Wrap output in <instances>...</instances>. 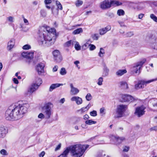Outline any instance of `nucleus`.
<instances>
[{
  "instance_id": "1",
  "label": "nucleus",
  "mask_w": 157,
  "mask_h": 157,
  "mask_svg": "<svg viewBox=\"0 0 157 157\" xmlns=\"http://www.w3.org/2000/svg\"><path fill=\"white\" fill-rule=\"evenodd\" d=\"M41 30L38 39L40 45L49 47L53 44L55 40L52 39V37L56 34L55 29L44 25L41 28Z\"/></svg>"
},
{
  "instance_id": "2",
  "label": "nucleus",
  "mask_w": 157,
  "mask_h": 157,
  "mask_svg": "<svg viewBox=\"0 0 157 157\" xmlns=\"http://www.w3.org/2000/svg\"><path fill=\"white\" fill-rule=\"evenodd\" d=\"M13 113L14 120H17L22 117L23 115L26 113L29 105L28 103L20 104L17 106L12 105L10 106Z\"/></svg>"
},
{
  "instance_id": "3",
  "label": "nucleus",
  "mask_w": 157,
  "mask_h": 157,
  "mask_svg": "<svg viewBox=\"0 0 157 157\" xmlns=\"http://www.w3.org/2000/svg\"><path fill=\"white\" fill-rule=\"evenodd\" d=\"M121 4V2L116 0H105L100 3V7L102 9L105 10L109 8L112 6H118Z\"/></svg>"
},
{
  "instance_id": "4",
  "label": "nucleus",
  "mask_w": 157,
  "mask_h": 157,
  "mask_svg": "<svg viewBox=\"0 0 157 157\" xmlns=\"http://www.w3.org/2000/svg\"><path fill=\"white\" fill-rule=\"evenodd\" d=\"M52 104L50 102L45 104L42 108V110L47 119H49L52 113Z\"/></svg>"
},
{
  "instance_id": "5",
  "label": "nucleus",
  "mask_w": 157,
  "mask_h": 157,
  "mask_svg": "<svg viewBox=\"0 0 157 157\" xmlns=\"http://www.w3.org/2000/svg\"><path fill=\"white\" fill-rule=\"evenodd\" d=\"M147 37L149 39L150 45L152 48L157 50V33L149 34Z\"/></svg>"
},
{
  "instance_id": "6",
  "label": "nucleus",
  "mask_w": 157,
  "mask_h": 157,
  "mask_svg": "<svg viewBox=\"0 0 157 157\" xmlns=\"http://www.w3.org/2000/svg\"><path fill=\"white\" fill-rule=\"evenodd\" d=\"M146 61V59H144L141 61L135 63L133 66L131 68V71L132 73L139 74L141 68Z\"/></svg>"
},
{
  "instance_id": "7",
  "label": "nucleus",
  "mask_w": 157,
  "mask_h": 157,
  "mask_svg": "<svg viewBox=\"0 0 157 157\" xmlns=\"http://www.w3.org/2000/svg\"><path fill=\"white\" fill-rule=\"evenodd\" d=\"M157 80V78L155 79H152L147 81L145 80H141L139 81L138 83L135 85V88L136 90L140 89H143L147 84H149L152 82Z\"/></svg>"
},
{
  "instance_id": "8",
  "label": "nucleus",
  "mask_w": 157,
  "mask_h": 157,
  "mask_svg": "<svg viewBox=\"0 0 157 157\" xmlns=\"http://www.w3.org/2000/svg\"><path fill=\"white\" fill-rule=\"evenodd\" d=\"M127 108V106L126 105H118L116 110L117 115L115 116V117L118 118L122 117L123 114Z\"/></svg>"
},
{
  "instance_id": "9",
  "label": "nucleus",
  "mask_w": 157,
  "mask_h": 157,
  "mask_svg": "<svg viewBox=\"0 0 157 157\" xmlns=\"http://www.w3.org/2000/svg\"><path fill=\"white\" fill-rule=\"evenodd\" d=\"M145 107L143 105L138 107L136 109L135 114L138 117H140L144 115L145 112Z\"/></svg>"
},
{
  "instance_id": "10",
  "label": "nucleus",
  "mask_w": 157,
  "mask_h": 157,
  "mask_svg": "<svg viewBox=\"0 0 157 157\" xmlns=\"http://www.w3.org/2000/svg\"><path fill=\"white\" fill-rule=\"evenodd\" d=\"M33 52H23L21 53V56L24 58L28 60L27 61L29 63H30V60L32 59L33 57Z\"/></svg>"
},
{
  "instance_id": "11",
  "label": "nucleus",
  "mask_w": 157,
  "mask_h": 157,
  "mask_svg": "<svg viewBox=\"0 0 157 157\" xmlns=\"http://www.w3.org/2000/svg\"><path fill=\"white\" fill-rule=\"evenodd\" d=\"M52 54L54 60L56 62L60 63L62 61L63 58L59 50H54L52 52Z\"/></svg>"
},
{
  "instance_id": "12",
  "label": "nucleus",
  "mask_w": 157,
  "mask_h": 157,
  "mask_svg": "<svg viewBox=\"0 0 157 157\" xmlns=\"http://www.w3.org/2000/svg\"><path fill=\"white\" fill-rule=\"evenodd\" d=\"M10 106L7 109L6 112L5 114V117L6 119L9 121H14V118L13 115V113H12V111L11 109Z\"/></svg>"
},
{
  "instance_id": "13",
  "label": "nucleus",
  "mask_w": 157,
  "mask_h": 157,
  "mask_svg": "<svg viewBox=\"0 0 157 157\" xmlns=\"http://www.w3.org/2000/svg\"><path fill=\"white\" fill-rule=\"evenodd\" d=\"M125 139V138L123 137H119L112 136L111 137V140H113L115 142L114 144L117 145L120 144Z\"/></svg>"
},
{
  "instance_id": "14",
  "label": "nucleus",
  "mask_w": 157,
  "mask_h": 157,
  "mask_svg": "<svg viewBox=\"0 0 157 157\" xmlns=\"http://www.w3.org/2000/svg\"><path fill=\"white\" fill-rule=\"evenodd\" d=\"M111 29V26L110 25H108L105 27L99 29V33L100 35H104L107 32L110 31Z\"/></svg>"
},
{
  "instance_id": "15",
  "label": "nucleus",
  "mask_w": 157,
  "mask_h": 157,
  "mask_svg": "<svg viewBox=\"0 0 157 157\" xmlns=\"http://www.w3.org/2000/svg\"><path fill=\"white\" fill-rule=\"evenodd\" d=\"M44 64L42 63L38 64L36 68V70L38 74L42 75L44 73Z\"/></svg>"
},
{
  "instance_id": "16",
  "label": "nucleus",
  "mask_w": 157,
  "mask_h": 157,
  "mask_svg": "<svg viewBox=\"0 0 157 157\" xmlns=\"http://www.w3.org/2000/svg\"><path fill=\"white\" fill-rule=\"evenodd\" d=\"M123 101L124 102H132L134 100V98L129 95L124 94L122 96Z\"/></svg>"
},
{
  "instance_id": "17",
  "label": "nucleus",
  "mask_w": 157,
  "mask_h": 157,
  "mask_svg": "<svg viewBox=\"0 0 157 157\" xmlns=\"http://www.w3.org/2000/svg\"><path fill=\"white\" fill-rule=\"evenodd\" d=\"M109 70L105 63L103 64L102 76L105 77L107 76L109 74Z\"/></svg>"
},
{
  "instance_id": "18",
  "label": "nucleus",
  "mask_w": 157,
  "mask_h": 157,
  "mask_svg": "<svg viewBox=\"0 0 157 157\" xmlns=\"http://www.w3.org/2000/svg\"><path fill=\"white\" fill-rule=\"evenodd\" d=\"M71 101H75L78 105L82 104V98L78 96H74L72 97L71 99Z\"/></svg>"
},
{
  "instance_id": "19",
  "label": "nucleus",
  "mask_w": 157,
  "mask_h": 157,
  "mask_svg": "<svg viewBox=\"0 0 157 157\" xmlns=\"http://www.w3.org/2000/svg\"><path fill=\"white\" fill-rule=\"evenodd\" d=\"M39 86L36 84H33L30 88L28 89V92L31 94L36 90Z\"/></svg>"
},
{
  "instance_id": "20",
  "label": "nucleus",
  "mask_w": 157,
  "mask_h": 157,
  "mask_svg": "<svg viewBox=\"0 0 157 157\" xmlns=\"http://www.w3.org/2000/svg\"><path fill=\"white\" fill-rule=\"evenodd\" d=\"M70 86L71 88V92L72 95H76L79 92V90L74 87L72 83L70 84Z\"/></svg>"
},
{
  "instance_id": "21",
  "label": "nucleus",
  "mask_w": 157,
  "mask_h": 157,
  "mask_svg": "<svg viewBox=\"0 0 157 157\" xmlns=\"http://www.w3.org/2000/svg\"><path fill=\"white\" fill-rule=\"evenodd\" d=\"M7 133V130L4 127H0V137H4L6 134Z\"/></svg>"
},
{
  "instance_id": "22",
  "label": "nucleus",
  "mask_w": 157,
  "mask_h": 157,
  "mask_svg": "<svg viewBox=\"0 0 157 157\" xmlns=\"http://www.w3.org/2000/svg\"><path fill=\"white\" fill-rule=\"evenodd\" d=\"M15 43V40L14 39H11L8 43L7 47L9 50H11L14 47Z\"/></svg>"
},
{
  "instance_id": "23",
  "label": "nucleus",
  "mask_w": 157,
  "mask_h": 157,
  "mask_svg": "<svg viewBox=\"0 0 157 157\" xmlns=\"http://www.w3.org/2000/svg\"><path fill=\"white\" fill-rule=\"evenodd\" d=\"M120 86L124 89H128V84L125 81H121L119 83Z\"/></svg>"
},
{
  "instance_id": "24",
  "label": "nucleus",
  "mask_w": 157,
  "mask_h": 157,
  "mask_svg": "<svg viewBox=\"0 0 157 157\" xmlns=\"http://www.w3.org/2000/svg\"><path fill=\"white\" fill-rule=\"evenodd\" d=\"M63 84H59V83H56V84H52L50 86L49 88V91L50 92H52L53 90L55 89V88L59 87L61 86H63Z\"/></svg>"
},
{
  "instance_id": "25",
  "label": "nucleus",
  "mask_w": 157,
  "mask_h": 157,
  "mask_svg": "<svg viewBox=\"0 0 157 157\" xmlns=\"http://www.w3.org/2000/svg\"><path fill=\"white\" fill-rule=\"evenodd\" d=\"M126 69H120L118 70L116 73V74L118 76H120L122 75L127 73Z\"/></svg>"
},
{
  "instance_id": "26",
  "label": "nucleus",
  "mask_w": 157,
  "mask_h": 157,
  "mask_svg": "<svg viewBox=\"0 0 157 157\" xmlns=\"http://www.w3.org/2000/svg\"><path fill=\"white\" fill-rule=\"evenodd\" d=\"M151 102L153 107L156 109H157V99H153L151 100Z\"/></svg>"
},
{
  "instance_id": "27",
  "label": "nucleus",
  "mask_w": 157,
  "mask_h": 157,
  "mask_svg": "<svg viewBox=\"0 0 157 157\" xmlns=\"http://www.w3.org/2000/svg\"><path fill=\"white\" fill-rule=\"evenodd\" d=\"M75 43V42H74V41L70 40L66 42L64 44V46L66 47H69L71 45V44L73 45Z\"/></svg>"
},
{
  "instance_id": "28",
  "label": "nucleus",
  "mask_w": 157,
  "mask_h": 157,
  "mask_svg": "<svg viewBox=\"0 0 157 157\" xmlns=\"http://www.w3.org/2000/svg\"><path fill=\"white\" fill-rule=\"evenodd\" d=\"M83 30L82 28H79L74 30L73 32V34L74 35L80 33L82 32Z\"/></svg>"
},
{
  "instance_id": "29",
  "label": "nucleus",
  "mask_w": 157,
  "mask_h": 157,
  "mask_svg": "<svg viewBox=\"0 0 157 157\" xmlns=\"http://www.w3.org/2000/svg\"><path fill=\"white\" fill-rule=\"evenodd\" d=\"M96 123V121H93L92 120H87L85 122V123L86 124L89 125H91L93 124H94Z\"/></svg>"
},
{
  "instance_id": "30",
  "label": "nucleus",
  "mask_w": 157,
  "mask_h": 157,
  "mask_svg": "<svg viewBox=\"0 0 157 157\" xmlns=\"http://www.w3.org/2000/svg\"><path fill=\"white\" fill-rule=\"evenodd\" d=\"M42 83V79L40 78H36V83H34L36 84V85H38V86H39Z\"/></svg>"
},
{
  "instance_id": "31",
  "label": "nucleus",
  "mask_w": 157,
  "mask_h": 157,
  "mask_svg": "<svg viewBox=\"0 0 157 157\" xmlns=\"http://www.w3.org/2000/svg\"><path fill=\"white\" fill-rule=\"evenodd\" d=\"M75 42V49L77 50H79L81 49V47L78 43L76 41H74Z\"/></svg>"
},
{
  "instance_id": "32",
  "label": "nucleus",
  "mask_w": 157,
  "mask_h": 157,
  "mask_svg": "<svg viewBox=\"0 0 157 157\" xmlns=\"http://www.w3.org/2000/svg\"><path fill=\"white\" fill-rule=\"evenodd\" d=\"M104 54V50L102 48H100V52L98 54L99 56L101 57H102L103 56Z\"/></svg>"
},
{
  "instance_id": "33",
  "label": "nucleus",
  "mask_w": 157,
  "mask_h": 157,
  "mask_svg": "<svg viewBox=\"0 0 157 157\" xmlns=\"http://www.w3.org/2000/svg\"><path fill=\"white\" fill-rule=\"evenodd\" d=\"M150 17L154 21L157 22V17L153 14H151L150 15Z\"/></svg>"
},
{
  "instance_id": "34",
  "label": "nucleus",
  "mask_w": 157,
  "mask_h": 157,
  "mask_svg": "<svg viewBox=\"0 0 157 157\" xmlns=\"http://www.w3.org/2000/svg\"><path fill=\"white\" fill-rule=\"evenodd\" d=\"M117 14L119 16H123L124 14V12L122 10H119L117 11Z\"/></svg>"
},
{
  "instance_id": "35",
  "label": "nucleus",
  "mask_w": 157,
  "mask_h": 157,
  "mask_svg": "<svg viewBox=\"0 0 157 157\" xmlns=\"http://www.w3.org/2000/svg\"><path fill=\"white\" fill-rule=\"evenodd\" d=\"M56 4L58 8L60 9V10H62L63 9V7L62 5H61V4L60 2H59L58 1H56Z\"/></svg>"
},
{
  "instance_id": "36",
  "label": "nucleus",
  "mask_w": 157,
  "mask_h": 157,
  "mask_svg": "<svg viewBox=\"0 0 157 157\" xmlns=\"http://www.w3.org/2000/svg\"><path fill=\"white\" fill-rule=\"evenodd\" d=\"M67 73V71L64 68H62L60 71V74L62 75H65Z\"/></svg>"
},
{
  "instance_id": "37",
  "label": "nucleus",
  "mask_w": 157,
  "mask_h": 157,
  "mask_svg": "<svg viewBox=\"0 0 157 157\" xmlns=\"http://www.w3.org/2000/svg\"><path fill=\"white\" fill-rule=\"evenodd\" d=\"M88 109L86 107H82L79 110H78V111L80 112L81 114L87 111Z\"/></svg>"
},
{
  "instance_id": "38",
  "label": "nucleus",
  "mask_w": 157,
  "mask_h": 157,
  "mask_svg": "<svg viewBox=\"0 0 157 157\" xmlns=\"http://www.w3.org/2000/svg\"><path fill=\"white\" fill-rule=\"evenodd\" d=\"M83 2L82 1L78 0L75 2V5L77 7H79L82 5Z\"/></svg>"
},
{
  "instance_id": "39",
  "label": "nucleus",
  "mask_w": 157,
  "mask_h": 157,
  "mask_svg": "<svg viewBox=\"0 0 157 157\" xmlns=\"http://www.w3.org/2000/svg\"><path fill=\"white\" fill-rule=\"evenodd\" d=\"M0 153L1 155H8L7 151L4 149H2L1 150Z\"/></svg>"
},
{
  "instance_id": "40",
  "label": "nucleus",
  "mask_w": 157,
  "mask_h": 157,
  "mask_svg": "<svg viewBox=\"0 0 157 157\" xmlns=\"http://www.w3.org/2000/svg\"><path fill=\"white\" fill-rule=\"evenodd\" d=\"M103 82V79L102 77H100L98 80V84L99 86H101Z\"/></svg>"
},
{
  "instance_id": "41",
  "label": "nucleus",
  "mask_w": 157,
  "mask_h": 157,
  "mask_svg": "<svg viewBox=\"0 0 157 157\" xmlns=\"http://www.w3.org/2000/svg\"><path fill=\"white\" fill-rule=\"evenodd\" d=\"M86 98L87 101H90L92 98L91 94L90 93H88L86 96Z\"/></svg>"
},
{
  "instance_id": "42",
  "label": "nucleus",
  "mask_w": 157,
  "mask_h": 157,
  "mask_svg": "<svg viewBox=\"0 0 157 157\" xmlns=\"http://www.w3.org/2000/svg\"><path fill=\"white\" fill-rule=\"evenodd\" d=\"M22 48L24 50H29L31 48V47L29 45L26 44L23 46Z\"/></svg>"
},
{
  "instance_id": "43",
  "label": "nucleus",
  "mask_w": 157,
  "mask_h": 157,
  "mask_svg": "<svg viewBox=\"0 0 157 157\" xmlns=\"http://www.w3.org/2000/svg\"><path fill=\"white\" fill-rule=\"evenodd\" d=\"M92 38L95 40H97L99 37V35L98 34H95L92 35Z\"/></svg>"
},
{
  "instance_id": "44",
  "label": "nucleus",
  "mask_w": 157,
  "mask_h": 157,
  "mask_svg": "<svg viewBox=\"0 0 157 157\" xmlns=\"http://www.w3.org/2000/svg\"><path fill=\"white\" fill-rule=\"evenodd\" d=\"M133 35L134 33L133 32H129L126 33L124 36L127 37H131Z\"/></svg>"
},
{
  "instance_id": "45",
  "label": "nucleus",
  "mask_w": 157,
  "mask_h": 157,
  "mask_svg": "<svg viewBox=\"0 0 157 157\" xmlns=\"http://www.w3.org/2000/svg\"><path fill=\"white\" fill-rule=\"evenodd\" d=\"M90 114L92 116L95 117L97 115V113L96 111L93 110L90 112Z\"/></svg>"
},
{
  "instance_id": "46",
  "label": "nucleus",
  "mask_w": 157,
  "mask_h": 157,
  "mask_svg": "<svg viewBox=\"0 0 157 157\" xmlns=\"http://www.w3.org/2000/svg\"><path fill=\"white\" fill-rule=\"evenodd\" d=\"M89 46H90L89 49L90 51L93 50L96 48V47L93 44H90Z\"/></svg>"
},
{
  "instance_id": "47",
  "label": "nucleus",
  "mask_w": 157,
  "mask_h": 157,
  "mask_svg": "<svg viewBox=\"0 0 157 157\" xmlns=\"http://www.w3.org/2000/svg\"><path fill=\"white\" fill-rule=\"evenodd\" d=\"M97 157H110L109 155L106 156L105 154L100 153L98 155Z\"/></svg>"
},
{
  "instance_id": "48",
  "label": "nucleus",
  "mask_w": 157,
  "mask_h": 157,
  "mask_svg": "<svg viewBox=\"0 0 157 157\" xmlns=\"http://www.w3.org/2000/svg\"><path fill=\"white\" fill-rule=\"evenodd\" d=\"M129 149V147H128L125 146L123 148V151L124 152H128Z\"/></svg>"
},
{
  "instance_id": "49",
  "label": "nucleus",
  "mask_w": 157,
  "mask_h": 157,
  "mask_svg": "<svg viewBox=\"0 0 157 157\" xmlns=\"http://www.w3.org/2000/svg\"><path fill=\"white\" fill-rule=\"evenodd\" d=\"M44 114H43L42 113H40L38 116V117L40 118L43 119L44 117Z\"/></svg>"
},
{
  "instance_id": "50",
  "label": "nucleus",
  "mask_w": 157,
  "mask_h": 157,
  "mask_svg": "<svg viewBox=\"0 0 157 157\" xmlns=\"http://www.w3.org/2000/svg\"><path fill=\"white\" fill-rule=\"evenodd\" d=\"M151 131H157V126H155L153 127H151L150 128Z\"/></svg>"
},
{
  "instance_id": "51",
  "label": "nucleus",
  "mask_w": 157,
  "mask_h": 157,
  "mask_svg": "<svg viewBox=\"0 0 157 157\" xmlns=\"http://www.w3.org/2000/svg\"><path fill=\"white\" fill-rule=\"evenodd\" d=\"M58 67L57 65L55 66L53 68L52 71L53 72L56 71L57 70Z\"/></svg>"
},
{
  "instance_id": "52",
  "label": "nucleus",
  "mask_w": 157,
  "mask_h": 157,
  "mask_svg": "<svg viewBox=\"0 0 157 157\" xmlns=\"http://www.w3.org/2000/svg\"><path fill=\"white\" fill-rule=\"evenodd\" d=\"M44 2L46 4H50L52 3L51 0H45Z\"/></svg>"
},
{
  "instance_id": "53",
  "label": "nucleus",
  "mask_w": 157,
  "mask_h": 157,
  "mask_svg": "<svg viewBox=\"0 0 157 157\" xmlns=\"http://www.w3.org/2000/svg\"><path fill=\"white\" fill-rule=\"evenodd\" d=\"M8 21L10 22H13V17H12L10 16L7 18Z\"/></svg>"
},
{
  "instance_id": "54",
  "label": "nucleus",
  "mask_w": 157,
  "mask_h": 157,
  "mask_svg": "<svg viewBox=\"0 0 157 157\" xmlns=\"http://www.w3.org/2000/svg\"><path fill=\"white\" fill-rule=\"evenodd\" d=\"M61 147V144H59L57 146V147H56V148L55 149V151H57Z\"/></svg>"
},
{
  "instance_id": "55",
  "label": "nucleus",
  "mask_w": 157,
  "mask_h": 157,
  "mask_svg": "<svg viewBox=\"0 0 157 157\" xmlns=\"http://www.w3.org/2000/svg\"><path fill=\"white\" fill-rule=\"evenodd\" d=\"M45 154L44 151H42L39 155V157H43Z\"/></svg>"
},
{
  "instance_id": "56",
  "label": "nucleus",
  "mask_w": 157,
  "mask_h": 157,
  "mask_svg": "<svg viewBox=\"0 0 157 157\" xmlns=\"http://www.w3.org/2000/svg\"><path fill=\"white\" fill-rule=\"evenodd\" d=\"M89 118V116L87 114H85L83 116V119L85 120H87Z\"/></svg>"
},
{
  "instance_id": "57",
  "label": "nucleus",
  "mask_w": 157,
  "mask_h": 157,
  "mask_svg": "<svg viewBox=\"0 0 157 157\" xmlns=\"http://www.w3.org/2000/svg\"><path fill=\"white\" fill-rule=\"evenodd\" d=\"M23 21L24 23L26 25H28L29 24V22L28 21L25 19H24V20H23Z\"/></svg>"
},
{
  "instance_id": "58",
  "label": "nucleus",
  "mask_w": 157,
  "mask_h": 157,
  "mask_svg": "<svg viewBox=\"0 0 157 157\" xmlns=\"http://www.w3.org/2000/svg\"><path fill=\"white\" fill-rule=\"evenodd\" d=\"M144 14L143 13H140L138 15V18L139 19H141L144 16Z\"/></svg>"
},
{
  "instance_id": "59",
  "label": "nucleus",
  "mask_w": 157,
  "mask_h": 157,
  "mask_svg": "<svg viewBox=\"0 0 157 157\" xmlns=\"http://www.w3.org/2000/svg\"><path fill=\"white\" fill-rule=\"evenodd\" d=\"M13 80L15 84H17L18 83V81L16 78H13Z\"/></svg>"
},
{
  "instance_id": "60",
  "label": "nucleus",
  "mask_w": 157,
  "mask_h": 157,
  "mask_svg": "<svg viewBox=\"0 0 157 157\" xmlns=\"http://www.w3.org/2000/svg\"><path fill=\"white\" fill-rule=\"evenodd\" d=\"M65 101V99L64 98H62L59 101V102L62 104L64 103Z\"/></svg>"
},
{
  "instance_id": "61",
  "label": "nucleus",
  "mask_w": 157,
  "mask_h": 157,
  "mask_svg": "<svg viewBox=\"0 0 157 157\" xmlns=\"http://www.w3.org/2000/svg\"><path fill=\"white\" fill-rule=\"evenodd\" d=\"M80 62L78 61H76L74 62V64L76 65L77 67H78V64Z\"/></svg>"
},
{
  "instance_id": "62",
  "label": "nucleus",
  "mask_w": 157,
  "mask_h": 157,
  "mask_svg": "<svg viewBox=\"0 0 157 157\" xmlns=\"http://www.w3.org/2000/svg\"><path fill=\"white\" fill-rule=\"evenodd\" d=\"M105 109L104 108H102L100 109V113H102L104 111Z\"/></svg>"
},
{
  "instance_id": "63",
  "label": "nucleus",
  "mask_w": 157,
  "mask_h": 157,
  "mask_svg": "<svg viewBox=\"0 0 157 157\" xmlns=\"http://www.w3.org/2000/svg\"><path fill=\"white\" fill-rule=\"evenodd\" d=\"M119 24H120L121 26L123 27L125 26L124 23L122 22H119Z\"/></svg>"
},
{
  "instance_id": "64",
  "label": "nucleus",
  "mask_w": 157,
  "mask_h": 157,
  "mask_svg": "<svg viewBox=\"0 0 157 157\" xmlns=\"http://www.w3.org/2000/svg\"><path fill=\"white\" fill-rule=\"evenodd\" d=\"M91 106V105L89 103L86 107L87 108V109L88 110L90 109V107Z\"/></svg>"
}]
</instances>
